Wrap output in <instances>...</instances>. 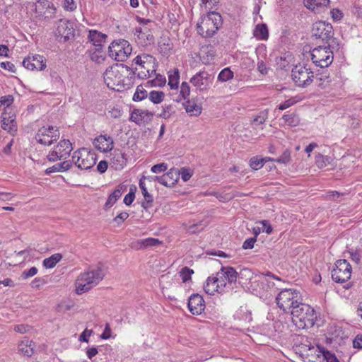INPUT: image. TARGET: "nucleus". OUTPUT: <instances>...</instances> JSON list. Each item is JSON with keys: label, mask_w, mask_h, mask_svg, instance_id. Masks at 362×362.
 <instances>
[{"label": "nucleus", "mask_w": 362, "mask_h": 362, "mask_svg": "<svg viewBox=\"0 0 362 362\" xmlns=\"http://www.w3.org/2000/svg\"><path fill=\"white\" fill-rule=\"evenodd\" d=\"M93 146L100 152H108L112 150L114 147V141L111 136L100 135L95 138L93 142Z\"/></svg>", "instance_id": "18"}, {"label": "nucleus", "mask_w": 362, "mask_h": 362, "mask_svg": "<svg viewBox=\"0 0 362 362\" xmlns=\"http://www.w3.org/2000/svg\"><path fill=\"white\" fill-rule=\"evenodd\" d=\"M291 76L295 83L300 87L310 85L314 77L313 72L302 65L296 66L292 69Z\"/></svg>", "instance_id": "12"}, {"label": "nucleus", "mask_w": 362, "mask_h": 362, "mask_svg": "<svg viewBox=\"0 0 362 362\" xmlns=\"http://www.w3.org/2000/svg\"><path fill=\"white\" fill-rule=\"evenodd\" d=\"M165 97V94L163 91L152 90L148 94L149 100L154 104L160 103Z\"/></svg>", "instance_id": "43"}, {"label": "nucleus", "mask_w": 362, "mask_h": 362, "mask_svg": "<svg viewBox=\"0 0 362 362\" xmlns=\"http://www.w3.org/2000/svg\"><path fill=\"white\" fill-rule=\"evenodd\" d=\"M270 160L275 161L278 163L287 164L291 160V152L288 149L285 150L281 156L276 159L271 158Z\"/></svg>", "instance_id": "49"}, {"label": "nucleus", "mask_w": 362, "mask_h": 362, "mask_svg": "<svg viewBox=\"0 0 362 362\" xmlns=\"http://www.w3.org/2000/svg\"><path fill=\"white\" fill-rule=\"evenodd\" d=\"M185 109L191 116H199L202 113V106L197 105L195 102L188 100L184 104Z\"/></svg>", "instance_id": "32"}, {"label": "nucleus", "mask_w": 362, "mask_h": 362, "mask_svg": "<svg viewBox=\"0 0 362 362\" xmlns=\"http://www.w3.org/2000/svg\"><path fill=\"white\" fill-rule=\"evenodd\" d=\"M167 169H168L167 164H165L164 163H161L153 165L151 167V170L153 173H160L162 172H165V170H167Z\"/></svg>", "instance_id": "53"}, {"label": "nucleus", "mask_w": 362, "mask_h": 362, "mask_svg": "<svg viewBox=\"0 0 362 362\" xmlns=\"http://www.w3.org/2000/svg\"><path fill=\"white\" fill-rule=\"evenodd\" d=\"M62 259V255L60 253H55L49 257L43 260V265L46 268H53L55 265Z\"/></svg>", "instance_id": "37"}, {"label": "nucleus", "mask_w": 362, "mask_h": 362, "mask_svg": "<svg viewBox=\"0 0 362 362\" xmlns=\"http://www.w3.org/2000/svg\"><path fill=\"white\" fill-rule=\"evenodd\" d=\"M311 59L317 66L325 68L333 62V52L329 46H318L311 51Z\"/></svg>", "instance_id": "9"}, {"label": "nucleus", "mask_w": 362, "mask_h": 362, "mask_svg": "<svg viewBox=\"0 0 362 362\" xmlns=\"http://www.w3.org/2000/svg\"><path fill=\"white\" fill-rule=\"evenodd\" d=\"M57 25L56 36L59 41L65 42L74 38L75 29L73 22L60 19L57 21Z\"/></svg>", "instance_id": "15"}, {"label": "nucleus", "mask_w": 362, "mask_h": 362, "mask_svg": "<svg viewBox=\"0 0 362 362\" xmlns=\"http://www.w3.org/2000/svg\"><path fill=\"white\" fill-rule=\"evenodd\" d=\"M158 46L160 52L163 54H168L173 48V45L169 38H162Z\"/></svg>", "instance_id": "41"}, {"label": "nucleus", "mask_w": 362, "mask_h": 362, "mask_svg": "<svg viewBox=\"0 0 362 362\" xmlns=\"http://www.w3.org/2000/svg\"><path fill=\"white\" fill-rule=\"evenodd\" d=\"M59 137V132L57 127L49 126L47 128H40L35 134L36 141L44 146H50Z\"/></svg>", "instance_id": "11"}, {"label": "nucleus", "mask_w": 362, "mask_h": 362, "mask_svg": "<svg viewBox=\"0 0 362 362\" xmlns=\"http://www.w3.org/2000/svg\"><path fill=\"white\" fill-rule=\"evenodd\" d=\"M179 173L180 175H181V178L184 182L188 181L192 175L190 170L185 168H182L180 170H179Z\"/></svg>", "instance_id": "55"}, {"label": "nucleus", "mask_w": 362, "mask_h": 362, "mask_svg": "<svg viewBox=\"0 0 362 362\" xmlns=\"http://www.w3.org/2000/svg\"><path fill=\"white\" fill-rule=\"evenodd\" d=\"M73 150L72 145L69 140H62L49 152L47 158L49 161L55 162L59 160L66 159Z\"/></svg>", "instance_id": "13"}, {"label": "nucleus", "mask_w": 362, "mask_h": 362, "mask_svg": "<svg viewBox=\"0 0 362 362\" xmlns=\"http://www.w3.org/2000/svg\"><path fill=\"white\" fill-rule=\"evenodd\" d=\"M72 166V163L70 160H65L61 163H57L53 166L48 168L46 170L47 174H50L56 172H64L70 169Z\"/></svg>", "instance_id": "31"}, {"label": "nucleus", "mask_w": 362, "mask_h": 362, "mask_svg": "<svg viewBox=\"0 0 362 362\" xmlns=\"http://www.w3.org/2000/svg\"><path fill=\"white\" fill-rule=\"evenodd\" d=\"M180 75L178 70H175L173 74L169 75L168 86L170 88L174 89L178 87Z\"/></svg>", "instance_id": "47"}, {"label": "nucleus", "mask_w": 362, "mask_h": 362, "mask_svg": "<svg viewBox=\"0 0 362 362\" xmlns=\"http://www.w3.org/2000/svg\"><path fill=\"white\" fill-rule=\"evenodd\" d=\"M259 223L262 225V227L260 228L262 229V232H264L267 234H270L272 232V227L267 221L263 220Z\"/></svg>", "instance_id": "58"}, {"label": "nucleus", "mask_w": 362, "mask_h": 362, "mask_svg": "<svg viewBox=\"0 0 362 362\" xmlns=\"http://www.w3.org/2000/svg\"><path fill=\"white\" fill-rule=\"evenodd\" d=\"M353 346L356 349H362V334H358L353 341Z\"/></svg>", "instance_id": "64"}, {"label": "nucleus", "mask_w": 362, "mask_h": 362, "mask_svg": "<svg viewBox=\"0 0 362 362\" xmlns=\"http://www.w3.org/2000/svg\"><path fill=\"white\" fill-rule=\"evenodd\" d=\"M208 73L205 71H200L194 75L191 79L190 82L197 88L202 90L204 88L202 86H205L206 84L204 82V80H206L208 78Z\"/></svg>", "instance_id": "28"}, {"label": "nucleus", "mask_w": 362, "mask_h": 362, "mask_svg": "<svg viewBox=\"0 0 362 362\" xmlns=\"http://www.w3.org/2000/svg\"><path fill=\"white\" fill-rule=\"evenodd\" d=\"M13 103L12 95H8L0 98V108L4 107V111H13L11 105Z\"/></svg>", "instance_id": "40"}, {"label": "nucleus", "mask_w": 362, "mask_h": 362, "mask_svg": "<svg viewBox=\"0 0 362 362\" xmlns=\"http://www.w3.org/2000/svg\"><path fill=\"white\" fill-rule=\"evenodd\" d=\"M148 96L147 91L141 85L137 86L136 92L134 94L133 100L134 101H141Z\"/></svg>", "instance_id": "46"}, {"label": "nucleus", "mask_w": 362, "mask_h": 362, "mask_svg": "<svg viewBox=\"0 0 362 362\" xmlns=\"http://www.w3.org/2000/svg\"><path fill=\"white\" fill-rule=\"evenodd\" d=\"M14 331L20 334H24L29 332L32 328L27 325H17L13 328Z\"/></svg>", "instance_id": "54"}, {"label": "nucleus", "mask_w": 362, "mask_h": 362, "mask_svg": "<svg viewBox=\"0 0 362 362\" xmlns=\"http://www.w3.org/2000/svg\"><path fill=\"white\" fill-rule=\"evenodd\" d=\"M153 75H156L154 79L147 81V84L150 86H159L161 87L164 86L166 83L165 77L161 74H153Z\"/></svg>", "instance_id": "44"}, {"label": "nucleus", "mask_w": 362, "mask_h": 362, "mask_svg": "<svg viewBox=\"0 0 362 362\" xmlns=\"http://www.w3.org/2000/svg\"><path fill=\"white\" fill-rule=\"evenodd\" d=\"M190 93V88L187 83L183 82L181 84L180 97L185 100Z\"/></svg>", "instance_id": "52"}, {"label": "nucleus", "mask_w": 362, "mask_h": 362, "mask_svg": "<svg viewBox=\"0 0 362 362\" xmlns=\"http://www.w3.org/2000/svg\"><path fill=\"white\" fill-rule=\"evenodd\" d=\"M180 177L179 170L175 168L170 169L168 173L163 175V185L172 187L177 182Z\"/></svg>", "instance_id": "23"}, {"label": "nucleus", "mask_w": 362, "mask_h": 362, "mask_svg": "<svg viewBox=\"0 0 362 362\" xmlns=\"http://www.w3.org/2000/svg\"><path fill=\"white\" fill-rule=\"evenodd\" d=\"M136 244L138 248L141 249L148 247L158 246L161 244V241L156 238H148L137 240Z\"/></svg>", "instance_id": "35"}, {"label": "nucleus", "mask_w": 362, "mask_h": 362, "mask_svg": "<svg viewBox=\"0 0 362 362\" xmlns=\"http://www.w3.org/2000/svg\"><path fill=\"white\" fill-rule=\"evenodd\" d=\"M284 123L291 127H296L299 124L300 119L296 113L286 114L282 117Z\"/></svg>", "instance_id": "38"}, {"label": "nucleus", "mask_w": 362, "mask_h": 362, "mask_svg": "<svg viewBox=\"0 0 362 362\" xmlns=\"http://www.w3.org/2000/svg\"><path fill=\"white\" fill-rule=\"evenodd\" d=\"M222 25L221 16L215 11L203 16L197 23L198 33L204 37L213 36Z\"/></svg>", "instance_id": "4"}, {"label": "nucleus", "mask_w": 362, "mask_h": 362, "mask_svg": "<svg viewBox=\"0 0 362 362\" xmlns=\"http://www.w3.org/2000/svg\"><path fill=\"white\" fill-rule=\"evenodd\" d=\"M218 286L215 276H209L204 286V289L206 293L214 295L216 292L219 293Z\"/></svg>", "instance_id": "33"}, {"label": "nucleus", "mask_w": 362, "mask_h": 362, "mask_svg": "<svg viewBox=\"0 0 362 362\" xmlns=\"http://www.w3.org/2000/svg\"><path fill=\"white\" fill-rule=\"evenodd\" d=\"M313 36L322 41H327L333 36V28L331 24L324 21H318L313 25Z\"/></svg>", "instance_id": "16"}, {"label": "nucleus", "mask_w": 362, "mask_h": 362, "mask_svg": "<svg viewBox=\"0 0 362 362\" xmlns=\"http://www.w3.org/2000/svg\"><path fill=\"white\" fill-rule=\"evenodd\" d=\"M156 65H153V68L150 69L146 68V64H142L140 67L136 68V75L141 79L152 77L153 74H156Z\"/></svg>", "instance_id": "30"}, {"label": "nucleus", "mask_w": 362, "mask_h": 362, "mask_svg": "<svg viewBox=\"0 0 362 362\" xmlns=\"http://www.w3.org/2000/svg\"><path fill=\"white\" fill-rule=\"evenodd\" d=\"M107 35L96 30H90L88 38L96 47H101L106 40Z\"/></svg>", "instance_id": "26"}, {"label": "nucleus", "mask_w": 362, "mask_h": 362, "mask_svg": "<svg viewBox=\"0 0 362 362\" xmlns=\"http://www.w3.org/2000/svg\"><path fill=\"white\" fill-rule=\"evenodd\" d=\"M329 0H304L305 6L312 11H316L320 7H326Z\"/></svg>", "instance_id": "34"}, {"label": "nucleus", "mask_w": 362, "mask_h": 362, "mask_svg": "<svg viewBox=\"0 0 362 362\" xmlns=\"http://www.w3.org/2000/svg\"><path fill=\"white\" fill-rule=\"evenodd\" d=\"M188 308L193 315L201 314L205 308L204 300L199 294L192 295L188 300Z\"/></svg>", "instance_id": "20"}, {"label": "nucleus", "mask_w": 362, "mask_h": 362, "mask_svg": "<svg viewBox=\"0 0 362 362\" xmlns=\"http://www.w3.org/2000/svg\"><path fill=\"white\" fill-rule=\"evenodd\" d=\"M308 351L310 353L307 356L310 357L308 362H339L334 354L319 346L309 347Z\"/></svg>", "instance_id": "14"}, {"label": "nucleus", "mask_w": 362, "mask_h": 362, "mask_svg": "<svg viewBox=\"0 0 362 362\" xmlns=\"http://www.w3.org/2000/svg\"><path fill=\"white\" fill-rule=\"evenodd\" d=\"M23 65L29 70L41 71L46 67V60L43 56L39 54L28 56L23 61Z\"/></svg>", "instance_id": "17"}, {"label": "nucleus", "mask_w": 362, "mask_h": 362, "mask_svg": "<svg viewBox=\"0 0 362 362\" xmlns=\"http://www.w3.org/2000/svg\"><path fill=\"white\" fill-rule=\"evenodd\" d=\"M1 127L10 133L16 131V115L13 111H4L2 112Z\"/></svg>", "instance_id": "21"}, {"label": "nucleus", "mask_w": 362, "mask_h": 362, "mask_svg": "<svg viewBox=\"0 0 362 362\" xmlns=\"http://www.w3.org/2000/svg\"><path fill=\"white\" fill-rule=\"evenodd\" d=\"M128 217L129 214L127 212H122L114 218V221L119 225L123 223Z\"/></svg>", "instance_id": "62"}, {"label": "nucleus", "mask_w": 362, "mask_h": 362, "mask_svg": "<svg viewBox=\"0 0 362 362\" xmlns=\"http://www.w3.org/2000/svg\"><path fill=\"white\" fill-rule=\"evenodd\" d=\"M109 56L117 62H125L132 52L130 43L124 39L114 40L109 46Z\"/></svg>", "instance_id": "7"}, {"label": "nucleus", "mask_w": 362, "mask_h": 362, "mask_svg": "<svg viewBox=\"0 0 362 362\" xmlns=\"http://www.w3.org/2000/svg\"><path fill=\"white\" fill-rule=\"evenodd\" d=\"M300 295L294 289H284L276 298L279 308L284 313H291V310L301 303Z\"/></svg>", "instance_id": "5"}, {"label": "nucleus", "mask_w": 362, "mask_h": 362, "mask_svg": "<svg viewBox=\"0 0 362 362\" xmlns=\"http://www.w3.org/2000/svg\"><path fill=\"white\" fill-rule=\"evenodd\" d=\"M331 158L327 156H323L318 153L315 156V163L319 168H323L331 163Z\"/></svg>", "instance_id": "42"}, {"label": "nucleus", "mask_w": 362, "mask_h": 362, "mask_svg": "<svg viewBox=\"0 0 362 362\" xmlns=\"http://www.w3.org/2000/svg\"><path fill=\"white\" fill-rule=\"evenodd\" d=\"M110 165L116 170H122L126 165L124 154L119 150H115L110 160Z\"/></svg>", "instance_id": "24"}, {"label": "nucleus", "mask_w": 362, "mask_h": 362, "mask_svg": "<svg viewBox=\"0 0 362 362\" xmlns=\"http://www.w3.org/2000/svg\"><path fill=\"white\" fill-rule=\"evenodd\" d=\"M293 323L298 329L311 327L316 318L315 310L309 305L300 303L291 311Z\"/></svg>", "instance_id": "2"}, {"label": "nucleus", "mask_w": 362, "mask_h": 362, "mask_svg": "<svg viewBox=\"0 0 362 362\" xmlns=\"http://www.w3.org/2000/svg\"><path fill=\"white\" fill-rule=\"evenodd\" d=\"M268 160H270L269 157H266L264 158H259L257 157H252L250 160L249 165L252 169L257 170L258 169H260L264 165V163Z\"/></svg>", "instance_id": "39"}, {"label": "nucleus", "mask_w": 362, "mask_h": 362, "mask_svg": "<svg viewBox=\"0 0 362 362\" xmlns=\"http://www.w3.org/2000/svg\"><path fill=\"white\" fill-rule=\"evenodd\" d=\"M142 59V64H146V68H153V65H156V59L148 54H142L141 55Z\"/></svg>", "instance_id": "50"}, {"label": "nucleus", "mask_w": 362, "mask_h": 362, "mask_svg": "<svg viewBox=\"0 0 362 362\" xmlns=\"http://www.w3.org/2000/svg\"><path fill=\"white\" fill-rule=\"evenodd\" d=\"M256 241L257 238L255 237L247 239L243 244V248L245 250L253 248L254 244Z\"/></svg>", "instance_id": "59"}, {"label": "nucleus", "mask_w": 362, "mask_h": 362, "mask_svg": "<svg viewBox=\"0 0 362 362\" xmlns=\"http://www.w3.org/2000/svg\"><path fill=\"white\" fill-rule=\"evenodd\" d=\"M93 330L86 329L79 336L78 340L80 341L88 342V337L92 334Z\"/></svg>", "instance_id": "60"}, {"label": "nucleus", "mask_w": 362, "mask_h": 362, "mask_svg": "<svg viewBox=\"0 0 362 362\" xmlns=\"http://www.w3.org/2000/svg\"><path fill=\"white\" fill-rule=\"evenodd\" d=\"M104 273L100 267L81 274L76 280V292L81 295L97 286L103 280Z\"/></svg>", "instance_id": "3"}, {"label": "nucleus", "mask_w": 362, "mask_h": 362, "mask_svg": "<svg viewBox=\"0 0 362 362\" xmlns=\"http://www.w3.org/2000/svg\"><path fill=\"white\" fill-rule=\"evenodd\" d=\"M37 273V269L35 267H31L28 270H25L22 273V278L28 279L29 277H32L35 276Z\"/></svg>", "instance_id": "56"}, {"label": "nucleus", "mask_w": 362, "mask_h": 362, "mask_svg": "<svg viewBox=\"0 0 362 362\" xmlns=\"http://www.w3.org/2000/svg\"><path fill=\"white\" fill-rule=\"evenodd\" d=\"M194 271L187 267H183L180 272V276L183 282H186L191 279V275Z\"/></svg>", "instance_id": "51"}, {"label": "nucleus", "mask_w": 362, "mask_h": 362, "mask_svg": "<svg viewBox=\"0 0 362 362\" xmlns=\"http://www.w3.org/2000/svg\"><path fill=\"white\" fill-rule=\"evenodd\" d=\"M268 35V28L265 24H258L254 30V36L257 39L266 40Z\"/></svg>", "instance_id": "36"}, {"label": "nucleus", "mask_w": 362, "mask_h": 362, "mask_svg": "<svg viewBox=\"0 0 362 362\" xmlns=\"http://www.w3.org/2000/svg\"><path fill=\"white\" fill-rule=\"evenodd\" d=\"M35 344L33 341L25 337L18 344L19 352L26 356H31L34 353Z\"/></svg>", "instance_id": "25"}, {"label": "nucleus", "mask_w": 362, "mask_h": 362, "mask_svg": "<svg viewBox=\"0 0 362 362\" xmlns=\"http://www.w3.org/2000/svg\"><path fill=\"white\" fill-rule=\"evenodd\" d=\"M139 40H141V43L147 45L154 42V37L151 31L146 27L144 28H136L134 33Z\"/></svg>", "instance_id": "22"}, {"label": "nucleus", "mask_w": 362, "mask_h": 362, "mask_svg": "<svg viewBox=\"0 0 362 362\" xmlns=\"http://www.w3.org/2000/svg\"><path fill=\"white\" fill-rule=\"evenodd\" d=\"M136 74L131 71L127 66L116 64L109 66L103 74L104 81L107 86L112 90L121 91L129 88L132 86V78Z\"/></svg>", "instance_id": "1"}, {"label": "nucleus", "mask_w": 362, "mask_h": 362, "mask_svg": "<svg viewBox=\"0 0 362 362\" xmlns=\"http://www.w3.org/2000/svg\"><path fill=\"white\" fill-rule=\"evenodd\" d=\"M267 118V112H261L259 115L257 116L253 119V123L255 124H263Z\"/></svg>", "instance_id": "57"}, {"label": "nucleus", "mask_w": 362, "mask_h": 362, "mask_svg": "<svg viewBox=\"0 0 362 362\" xmlns=\"http://www.w3.org/2000/svg\"><path fill=\"white\" fill-rule=\"evenodd\" d=\"M298 101H300V98L299 97H292L286 100H285L284 103H281L278 107L277 108L280 110H284L290 107H291L292 105H295L296 103H297Z\"/></svg>", "instance_id": "48"}, {"label": "nucleus", "mask_w": 362, "mask_h": 362, "mask_svg": "<svg viewBox=\"0 0 362 362\" xmlns=\"http://www.w3.org/2000/svg\"><path fill=\"white\" fill-rule=\"evenodd\" d=\"M124 191V188L122 186L119 185L112 193L110 194L108 199L105 204V209H107L110 208L117 200L121 197L122 192Z\"/></svg>", "instance_id": "29"}, {"label": "nucleus", "mask_w": 362, "mask_h": 362, "mask_svg": "<svg viewBox=\"0 0 362 362\" xmlns=\"http://www.w3.org/2000/svg\"><path fill=\"white\" fill-rule=\"evenodd\" d=\"M96 159L95 152L86 148H81L74 152L71 163L81 170H88L95 164Z\"/></svg>", "instance_id": "8"}, {"label": "nucleus", "mask_w": 362, "mask_h": 362, "mask_svg": "<svg viewBox=\"0 0 362 362\" xmlns=\"http://www.w3.org/2000/svg\"><path fill=\"white\" fill-rule=\"evenodd\" d=\"M64 8L66 11H72L76 9V6L74 0H64Z\"/></svg>", "instance_id": "61"}, {"label": "nucleus", "mask_w": 362, "mask_h": 362, "mask_svg": "<svg viewBox=\"0 0 362 362\" xmlns=\"http://www.w3.org/2000/svg\"><path fill=\"white\" fill-rule=\"evenodd\" d=\"M139 187L141 189L142 194L145 199V200L142 202L141 206L144 209L146 210L152 206L153 198V196L148 192L143 178L139 180Z\"/></svg>", "instance_id": "27"}, {"label": "nucleus", "mask_w": 362, "mask_h": 362, "mask_svg": "<svg viewBox=\"0 0 362 362\" xmlns=\"http://www.w3.org/2000/svg\"><path fill=\"white\" fill-rule=\"evenodd\" d=\"M332 271V278L337 283H344L351 276L352 268L346 259H339Z\"/></svg>", "instance_id": "10"}, {"label": "nucleus", "mask_w": 362, "mask_h": 362, "mask_svg": "<svg viewBox=\"0 0 362 362\" xmlns=\"http://www.w3.org/2000/svg\"><path fill=\"white\" fill-rule=\"evenodd\" d=\"M233 78V72L230 68L223 69L218 76V80L222 82L228 81Z\"/></svg>", "instance_id": "45"}, {"label": "nucleus", "mask_w": 362, "mask_h": 362, "mask_svg": "<svg viewBox=\"0 0 362 362\" xmlns=\"http://www.w3.org/2000/svg\"><path fill=\"white\" fill-rule=\"evenodd\" d=\"M215 279L218 284L219 293H222L233 288L232 285L237 281L238 272L231 267H222L216 273Z\"/></svg>", "instance_id": "6"}, {"label": "nucleus", "mask_w": 362, "mask_h": 362, "mask_svg": "<svg viewBox=\"0 0 362 362\" xmlns=\"http://www.w3.org/2000/svg\"><path fill=\"white\" fill-rule=\"evenodd\" d=\"M135 198V194H134V192H132V190L124 197V203L127 205V206H129L134 201Z\"/></svg>", "instance_id": "63"}, {"label": "nucleus", "mask_w": 362, "mask_h": 362, "mask_svg": "<svg viewBox=\"0 0 362 362\" xmlns=\"http://www.w3.org/2000/svg\"><path fill=\"white\" fill-rule=\"evenodd\" d=\"M153 114L148 111L141 109H134L130 116V121L138 125L148 123L152 120Z\"/></svg>", "instance_id": "19"}]
</instances>
